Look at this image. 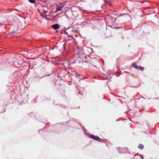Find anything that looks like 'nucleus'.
Returning a JSON list of instances; mask_svg holds the SVG:
<instances>
[{
	"label": "nucleus",
	"instance_id": "f8f14e48",
	"mask_svg": "<svg viewBox=\"0 0 159 159\" xmlns=\"http://www.w3.org/2000/svg\"><path fill=\"white\" fill-rule=\"evenodd\" d=\"M19 60H22V59L20 57H19Z\"/></svg>",
	"mask_w": 159,
	"mask_h": 159
},
{
	"label": "nucleus",
	"instance_id": "1a4fd4ad",
	"mask_svg": "<svg viewBox=\"0 0 159 159\" xmlns=\"http://www.w3.org/2000/svg\"><path fill=\"white\" fill-rule=\"evenodd\" d=\"M40 15H41V16L42 17H43V18H45V17L44 16H43L42 15V14H40Z\"/></svg>",
	"mask_w": 159,
	"mask_h": 159
},
{
	"label": "nucleus",
	"instance_id": "f257e3e1",
	"mask_svg": "<svg viewBox=\"0 0 159 159\" xmlns=\"http://www.w3.org/2000/svg\"><path fill=\"white\" fill-rule=\"evenodd\" d=\"M89 137L94 139L95 140L98 141L100 142L102 141V139H100L98 137L93 135H90Z\"/></svg>",
	"mask_w": 159,
	"mask_h": 159
},
{
	"label": "nucleus",
	"instance_id": "423d86ee",
	"mask_svg": "<svg viewBox=\"0 0 159 159\" xmlns=\"http://www.w3.org/2000/svg\"><path fill=\"white\" fill-rule=\"evenodd\" d=\"M43 11L44 13L45 14L48 12V10H47V9L45 8L43 9Z\"/></svg>",
	"mask_w": 159,
	"mask_h": 159
},
{
	"label": "nucleus",
	"instance_id": "4468645a",
	"mask_svg": "<svg viewBox=\"0 0 159 159\" xmlns=\"http://www.w3.org/2000/svg\"><path fill=\"white\" fill-rule=\"evenodd\" d=\"M83 57H85V55L84 53L83 54Z\"/></svg>",
	"mask_w": 159,
	"mask_h": 159
},
{
	"label": "nucleus",
	"instance_id": "0eeeda50",
	"mask_svg": "<svg viewBox=\"0 0 159 159\" xmlns=\"http://www.w3.org/2000/svg\"><path fill=\"white\" fill-rule=\"evenodd\" d=\"M29 1L31 3H34L35 2L34 0H29Z\"/></svg>",
	"mask_w": 159,
	"mask_h": 159
},
{
	"label": "nucleus",
	"instance_id": "ddd939ff",
	"mask_svg": "<svg viewBox=\"0 0 159 159\" xmlns=\"http://www.w3.org/2000/svg\"><path fill=\"white\" fill-rule=\"evenodd\" d=\"M4 25V24H2V23H0V26L1 25Z\"/></svg>",
	"mask_w": 159,
	"mask_h": 159
},
{
	"label": "nucleus",
	"instance_id": "9d476101",
	"mask_svg": "<svg viewBox=\"0 0 159 159\" xmlns=\"http://www.w3.org/2000/svg\"><path fill=\"white\" fill-rule=\"evenodd\" d=\"M104 0V2H109V0Z\"/></svg>",
	"mask_w": 159,
	"mask_h": 159
},
{
	"label": "nucleus",
	"instance_id": "9b49d317",
	"mask_svg": "<svg viewBox=\"0 0 159 159\" xmlns=\"http://www.w3.org/2000/svg\"><path fill=\"white\" fill-rule=\"evenodd\" d=\"M81 55V53L80 52L79 54V55L80 57Z\"/></svg>",
	"mask_w": 159,
	"mask_h": 159
},
{
	"label": "nucleus",
	"instance_id": "39448f33",
	"mask_svg": "<svg viewBox=\"0 0 159 159\" xmlns=\"http://www.w3.org/2000/svg\"><path fill=\"white\" fill-rule=\"evenodd\" d=\"M133 66L136 69H139V67L137 65L135 64H132Z\"/></svg>",
	"mask_w": 159,
	"mask_h": 159
},
{
	"label": "nucleus",
	"instance_id": "f03ea898",
	"mask_svg": "<svg viewBox=\"0 0 159 159\" xmlns=\"http://www.w3.org/2000/svg\"><path fill=\"white\" fill-rule=\"evenodd\" d=\"M51 27L54 30H57L60 27L59 25L58 24H54L52 25Z\"/></svg>",
	"mask_w": 159,
	"mask_h": 159
},
{
	"label": "nucleus",
	"instance_id": "20e7f679",
	"mask_svg": "<svg viewBox=\"0 0 159 159\" xmlns=\"http://www.w3.org/2000/svg\"><path fill=\"white\" fill-rule=\"evenodd\" d=\"M138 147L140 149H143L144 148V146L143 144H140L139 145Z\"/></svg>",
	"mask_w": 159,
	"mask_h": 159
},
{
	"label": "nucleus",
	"instance_id": "7ed1b4c3",
	"mask_svg": "<svg viewBox=\"0 0 159 159\" xmlns=\"http://www.w3.org/2000/svg\"><path fill=\"white\" fill-rule=\"evenodd\" d=\"M63 8V6H61L59 7H58L56 8V10L57 11H61V10Z\"/></svg>",
	"mask_w": 159,
	"mask_h": 159
},
{
	"label": "nucleus",
	"instance_id": "6e6552de",
	"mask_svg": "<svg viewBox=\"0 0 159 159\" xmlns=\"http://www.w3.org/2000/svg\"><path fill=\"white\" fill-rule=\"evenodd\" d=\"M139 69H140L141 70H143V69H144V67H141V66H140V67H139Z\"/></svg>",
	"mask_w": 159,
	"mask_h": 159
}]
</instances>
